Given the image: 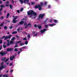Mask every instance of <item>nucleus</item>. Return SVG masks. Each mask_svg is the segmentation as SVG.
Wrapping results in <instances>:
<instances>
[{"label":"nucleus","mask_w":77,"mask_h":77,"mask_svg":"<svg viewBox=\"0 0 77 77\" xmlns=\"http://www.w3.org/2000/svg\"><path fill=\"white\" fill-rule=\"evenodd\" d=\"M28 26L27 25H26V26L25 27V29H27Z\"/></svg>","instance_id":"obj_57"},{"label":"nucleus","mask_w":77,"mask_h":77,"mask_svg":"<svg viewBox=\"0 0 77 77\" xmlns=\"http://www.w3.org/2000/svg\"><path fill=\"white\" fill-rule=\"evenodd\" d=\"M23 40H27V38H26V37L24 38H23Z\"/></svg>","instance_id":"obj_45"},{"label":"nucleus","mask_w":77,"mask_h":77,"mask_svg":"<svg viewBox=\"0 0 77 77\" xmlns=\"http://www.w3.org/2000/svg\"><path fill=\"white\" fill-rule=\"evenodd\" d=\"M0 4H2V1H0Z\"/></svg>","instance_id":"obj_64"},{"label":"nucleus","mask_w":77,"mask_h":77,"mask_svg":"<svg viewBox=\"0 0 77 77\" xmlns=\"http://www.w3.org/2000/svg\"><path fill=\"white\" fill-rule=\"evenodd\" d=\"M3 24H4V22H2V23L1 24L0 26H3Z\"/></svg>","instance_id":"obj_34"},{"label":"nucleus","mask_w":77,"mask_h":77,"mask_svg":"<svg viewBox=\"0 0 77 77\" xmlns=\"http://www.w3.org/2000/svg\"><path fill=\"white\" fill-rule=\"evenodd\" d=\"M11 2L13 3V4H14V0H12L11 1Z\"/></svg>","instance_id":"obj_56"},{"label":"nucleus","mask_w":77,"mask_h":77,"mask_svg":"<svg viewBox=\"0 0 77 77\" xmlns=\"http://www.w3.org/2000/svg\"><path fill=\"white\" fill-rule=\"evenodd\" d=\"M12 35H10L8 36H6L5 35H4L3 37H2V39H3L4 38V40H7V39H11V37H12Z\"/></svg>","instance_id":"obj_3"},{"label":"nucleus","mask_w":77,"mask_h":77,"mask_svg":"<svg viewBox=\"0 0 77 77\" xmlns=\"http://www.w3.org/2000/svg\"><path fill=\"white\" fill-rule=\"evenodd\" d=\"M28 15H33L34 16H36L37 14L36 12H34L33 10H30L29 11H27Z\"/></svg>","instance_id":"obj_1"},{"label":"nucleus","mask_w":77,"mask_h":77,"mask_svg":"<svg viewBox=\"0 0 77 77\" xmlns=\"http://www.w3.org/2000/svg\"><path fill=\"white\" fill-rule=\"evenodd\" d=\"M16 38H17V39H19V36H18V35H16Z\"/></svg>","instance_id":"obj_51"},{"label":"nucleus","mask_w":77,"mask_h":77,"mask_svg":"<svg viewBox=\"0 0 77 77\" xmlns=\"http://www.w3.org/2000/svg\"><path fill=\"white\" fill-rule=\"evenodd\" d=\"M22 48H23V49H24V48H26V46H23V47Z\"/></svg>","instance_id":"obj_50"},{"label":"nucleus","mask_w":77,"mask_h":77,"mask_svg":"<svg viewBox=\"0 0 77 77\" xmlns=\"http://www.w3.org/2000/svg\"><path fill=\"white\" fill-rule=\"evenodd\" d=\"M13 48H8L7 49V51H13Z\"/></svg>","instance_id":"obj_6"},{"label":"nucleus","mask_w":77,"mask_h":77,"mask_svg":"<svg viewBox=\"0 0 77 77\" xmlns=\"http://www.w3.org/2000/svg\"><path fill=\"white\" fill-rule=\"evenodd\" d=\"M16 33H17V31H14L12 32L13 34H16Z\"/></svg>","instance_id":"obj_21"},{"label":"nucleus","mask_w":77,"mask_h":77,"mask_svg":"<svg viewBox=\"0 0 77 77\" xmlns=\"http://www.w3.org/2000/svg\"><path fill=\"white\" fill-rule=\"evenodd\" d=\"M37 27H38L39 29H41L42 27V26H41L37 25Z\"/></svg>","instance_id":"obj_16"},{"label":"nucleus","mask_w":77,"mask_h":77,"mask_svg":"<svg viewBox=\"0 0 77 77\" xmlns=\"http://www.w3.org/2000/svg\"><path fill=\"white\" fill-rule=\"evenodd\" d=\"M17 12L18 14H20V11H19V10H17Z\"/></svg>","instance_id":"obj_48"},{"label":"nucleus","mask_w":77,"mask_h":77,"mask_svg":"<svg viewBox=\"0 0 77 77\" xmlns=\"http://www.w3.org/2000/svg\"><path fill=\"white\" fill-rule=\"evenodd\" d=\"M2 67V69H4V68H5L6 67V66H1Z\"/></svg>","instance_id":"obj_19"},{"label":"nucleus","mask_w":77,"mask_h":77,"mask_svg":"<svg viewBox=\"0 0 77 77\" xmlns=\"http://www.w3.org/2000/svg\"><path fill=\"white\" fill-rule=\"evenodd\" d=\"M4 29L5 30H8V27L6 26H4Z\"/></svg>","instance_id":"obj_20"},{"label":"nucleus","mask_w":77,"mask_h":77,"mask_svg":"<svg viewBox=\"0 0 77 77\" xmlns=\"http://www.w3.org/2000/svg\"><path fill=\"white\" fill-rule=\"evenodd\" d=\"M35 2H31V4H32V5H35Z\"/></svg>","instance_id":"obj_43"},{"label":"nucleus","mask_w":77,"mask_h":77,"mask_svg":"<svg viewBox=\"0 0 77 77\" xmlns=\"http://www.w3.org/2000/svg\"><path fill=\"white\" fill-rule=\"evenodd\" d=\"M41 6H43V3L42 2H41Z\"/></svg>","instance_id":"obj_62"},{"label":"nucleus","mask_w":77,"mask_h":77,"mask_svg":"<svg viewBox=\"0 0 77 77\" xmlns=\"http://www.w3.org/2000/svg\"><path fill=\"white\" fill-rule=\"evenodd\" d=\"M3 47L4 48H6V45H3Z\"/></svg>","instance_id":"obj_36"},{"label":"nucleus","mask_w":77,"mask_h":77,"mask_svg":"<svg viewBox=\"0 0 77 77\" xmlns=\"http://www.w3.org/2000/svg\"><path fill=\"white\" fill-rule=\"evenodd\" d=\"M38 20H41V17H39V16L38 17Z\"/></svg>","instance_id":"obj_37"},{"label":"nucleus","mask_w":77,"mask_h":77,"mask_svg":"<svg viewBox=\"0 0 77 77\" xmlns=\"http://www.w3.org/2000/svg\"><path fill=\"white\" fill-rule=\"evenodd\" d=\"M18 48H16L14 49V51H18Z\"/></svg>","instance_id":"obj_33"},{"label":"nucleus","mask_w":77,"mask_h":77,"mask_svg":"<svg viewBox=\"0 0 77 77\" xmlns=\"http://www.w3.org/2000/svg\"><path fill=\"white\" fill-rule=\"evenodd\" d=\"M10 8H11V9H12V5H10Z\"/></svg>","instance_id":"obj_28"},{"label":"nucleus","mask_w":77,"mask_h":77,"mask_svg":"<svg viewBox=\"0 0 77 77\" xmlns=\"http://www.w3.org/2000/svg\"><path fill=\"white\" fill-rule=\"evenodd\" d=\"M21 53V52L20 51H19L18 53V54H20Z\"/></svg>","instance_id":"obj_60"},{"label":"nucleus","mask_w":77,"mask_h":77,"mask_svg":"<svg viewBox=\"0 0 77 77\" xmlns=\"http://www.w3.org/2000/svg\"><path fill=\"white\" fill-rule=\"evenodd\" d=\"M11 45V44H10V43H8V44L7 45V46H9Z\"/></svg>","instance_id":"obj_42"},{"label":"nucleus","mask_w":77,"mask_h":77,"mask_svg":"<svg viewBox=\"0 0 77 77\" xmlns=\"http://www.w3.org/2000/svg\"><path fill=\"white\" fill-rule=\"evenodd\" d=\"M24 45V43H21L20 44V46H22V45Z\"/></svg>","instance_id":"obj_22"},{"label":"nucleus","mask_w":77,"mask_h":77,"mask_svg":"<svg viewBox=\"0 0 77 77\" xmlns=\"http://www.w3.org/2000/svg\"><path fill=\"white\" fill-rule=\"evenodd\" d=\"M16 39V38L15 37H13L12 38H11V41H14V40Z\"/></svg>","instance_id":"obj_17"},{"label":"nucleus","mask_w":77,"mask_h":77,"mask_svg":"<svg viewBox=\"0 0 77 77\" xmlns=\"http://www.w3.org/2000/svg\"><path fill=\"white\" fill-rule=\"evenodd\" d=\"M40 5H36L35 6V9H37V8H38L39 7Z\"/></svg>","instance_id":"obj_11"},{"label":"nucleus","mask_w":77,"mask_h":77,"mask_svg":"<svg viewBox=\"0 0 77 77\" xmlns=\"http://www.w3.org/2000/svg\"><path fill=\"white\" fill-rule=\"evenodd\" d=\"M9 58H7V59H6V60L4 61L5 63H6V62H7Z\"/></svg>","instance_id":"obj_23"},{"label":"nucleus","mask_w":77,"mask_h":77,"mask_svg":"<svg viewBox=\"0 0 77 77\" xmlns=\"http://www.w3.org/2000/svg\"><path fill=\"white\" fill-rule=\"evenodd\" d=\"M47 20H46L45 21H44V24H46V23H47Z\"/></svg>","instance_id":"obj_40"},{"label":"nucleus","mask_w":77,"mask_h":77,"mask_svg":"<svg viewBox=\"0 0 77 77\" xmlns=\"http://www.w3.org/2000/svg\"><path fill=\"white\" fill-rule=\"evenodd\" d=\"M19 1L20 2L22 5V4H23V3H24L25 4H26V3L27 2V5H29V6L30 5V3L29 2V0H24L23 1V0H19Z\"/></svg>","instance_id":"obj_2"},{"label":"nucleus","mask_w":77,"mask_h":77,"mask_svg":"<svg viewBox=\"0 0 77 77\" xmlns=\"http://www.w3.org/2000/svg\"><path fill=\"white\" fill-rule=\"evenodd\" d=\"M31 24H31V23H29L28 24V25H27V26H29V27H32V25H31Z\"/></svg>","instance_id":"obj_15"},{"label":"nucleus","mask_w":77,"mask_h":77,"mask_svg":"<svg viewBox=\"0 0 77 77\" xmlns=\"http://www.w3.org/2000/svg\"><path fill=\"white\" fill-rule=\"evenodd\" d=\"M20 28H18V29H17V32H20Z\"/></svg>","instance_id":"obj_54"},{"label":"nucleus","mask_w":77,"mask_h":77,"mask_svg":"<svg viewBox=\"0 0 77 77\" xmlns=\"http://www.w3.org/2000/svg\"><path fill=\"white\" fill-rule=\"evenodd\" d=\"M13 72V69H11L10 71V72L11 73H12Z\"/></svg>","instance_id":"obj_47"},{"label":"nucleus","mask_w":77,"mask_h":77,"mask_svg":"<svg viewBox=\"0 0 77 77\" xmlns=\"http://www.w3.org/2000/svg\"><path fill=\"white\" fill-rule=\"evenodd\" d=\"M7 41L8 42V43H9V40H7Z\"/></svg>","instance_id":"obj_58"},{"label":"nucleus","mask_w":77,"mask_h":77,"mask_svg":"<svg viewBox=\"0 0 77 77\" xmlns=\"http://www.w3.org/2000/svg\"><path fill=\"white\" fill-rule=\"evenodd\" d=\"M27 37L28 38H30V35L28 34L27 35Z\"/></svg>","instance_id":"obj_25"},{"label":"nucleus","mask_w":77,"mask_h":77,"mask_svg":"<svg viewBox=\"0 0 77 77\" xmlns=\"http://www.w3.org/2000/svg\"><path fill=\"white\" fill-rule=\"evenodd\" d=\"M47 4V2H45V3H44L45 5H46Z\"/></svg>","instance_id":"obj_46"},{"label":"nucleus","mask_w":77,"mask_h":77,"mask_svg":"<svg viewBox=\"0 0 77 77\" xmlns=\"http://www.w3.org/2000/svg\"><path fill=\"white\" fill-rule=\"evenodd\" d=\"M31 17V18H32V20H33V19H35V17Z\"/></svg>","instance_id":"obj_63"},{"label":"nucleus","mask_w":77,"mask_h":77,"mask_svg":"<svg viewBox=\"0 0 77 77\" xmlns=\"http://www.w3.org/2000/svg\"><path fill=\"white\" fill-rule=\"evenodd\" d=\"M2 10H3V8H1L0 9V15L2 14V13L1 12V11H2Z\"/></svg>","instance_id":"obj_24"},{"label":"nucleus","mask_w":77,"mask_h":77,"mask_svg":"<svg viewBox=\"0 0 77 77\" xmlns=\"http://www.w3.org/2000/svg\"><path fill=\"white\" fill-rule=\"evenodd\" d=\"M23 8H22L21 9H20V12H22V11H23Z\"/></svg>","instance_id":"obj_35"},{"label":"nucleus","mask_w":77,"mask_h":77,"mask_svg":"<svg viewBox=\"0 0 77 77\" xmlns=\"http://www.w3.org/2000/svg\"><path fill=\"white\" fill-rule=\"evenodd\" d=\"M12 63H10L9 65V66H12Z\"/></svg>","instance_id":"obj_61"},{"label":"nucleus","mask_w":77,"mask_h":77,"mask_svg":"<svg viewBox=\"0 0 77 77\" xmlns=\"http://www.w3.org/2000/svg\"><path fill=\"white\" fill-rule=\"evenodd\" d=\"M4 63V62L2 61V63H1V65H2V66H3Z\"/></svg>","instance_id":"obj_41"},{"label":"nucleus","mask_w":77,"mask_h":77,"mask_svg":"<svg viewBox=\"0 0 77 77\" xmlns=\"http://www.w3.org/2000/svg\"><path fill=\"white\" fill-rule=\"evenodd\" d=\"M6 6L7 7L9 6V4H6Z\"/></svg>","instance_id":"obj_59"},{"label":"nucleus","mask_w":77,"mask_h":77,"mask_svg":"<svg viewBox=\"0 0 77 77\" xmlns=\"http://www.w3.org/2000/svg\"><path fill=\"white\" fill-rule=\"evenodd\" d=\"M35 33H36V32H35V31H33L32 32V34L33 35H34V34H35Z\"/></svg>","instance_id":"obj_52"},{"label":"nucleus","mask_w":77,"mask_h":77,"mask_svg":"<svg viewBox=\"0 0 77 77\" xmlns=\"http://www.w3.org/2000/svg\"><path fill=\"white\" fill-rule=\"evenodd\" d=\"M38 9L39 11H41V9H42V7H41V5H40V6L38 7Z\"/></svg>","instance_id":"obj_14"},{"label":"nucleus","mask_w":77,"mask_h":77,"mask_svg":"<svg viewBox=\"0 0 77 77\" xmlns=\"http://www.w3.org/2000/svg\"><path fill=\"white\" fill-rule=\"evenodd\" d=\"M14 43V42L12 41V40L10 42V44L11 45L13 44Z\"/></svg>","instance_id":"obj_13"},{"label":"nucleus","mask_w":77,"mask_h":77,"mask_svg":"<svg viewBox=\"0 0 77 77\" xmlns=\"http://www.w3.org/2000/svg\"><path fill=\"white\" fill-rule=\"evenodd\" d=\"M18 45H17V44H16L14 46V48H16V47H18Z\"/></svg>","instance_id":"obj_27"},{"label":"nucleus","mask_w":77,"mask_h":77,"mask_svg":"<svg viewBox=\"0 0 77 77\" xmlns=\"http://www.w3.org/2000/svg\"><path fill=\"white\" fill-rule=\"evenodd\" d=\"M45 28H47L48 27V25H46L45 26Z\"/></svg>","instance_id":"obj_55"},{"label":"nucleus","mask_w":77,"mask_h":77,"mask_svg":"<svg viewBox=\"0 0 77 77\" xmlns=\"http://www.w3.org/2000/svg\"><path fill=\"white\" fill-rule=\"evenodd\" d=\"M0 8H5V6L3 5H1L0 6Z\"/></svg>","instance_id":"obj_26"},{"label":"nucleus","mask_w":77,"mask_h":77,"mask_svg":"<svg viewBox=\"0 0 77 77\" xmlns=\"http://www.w3.org/2000/svg\"><path fill=\"white\" fill-rule=\"evenodd\" d=\"M38 33H36V34L34 35V37H35V36H37L38 35Z\"/></svg>","instance_id":"obj_49"},{"label":"nucleus","mask_w":77,"mask_h":77,"mask_svg":"<svg viewBox=\"0 0 77 77\" xmlns=\"http://www.w3.org/2000/svg\"><path fill=\"white\" fill-rule=\"evenodd\" d=\"M15 57L12 55V56H11V57H10V60H13V59H15Z\"/></svg>","instance_id":"obj_8"},{"label":"nucleus","mask_w":77,"mask_h":77,"mask_svg":"<svg viewBox=\"0 0 77 77\" xmlns=\"http://www.w3.org/2000/svg\"><path fill=\"white\" fill-rule=\"evenodd\" d=\"M6 59V57H3L1 59V60L2 61H5Z\"/></svg>","instance_id":"obj_12"},{"label":"nucleus","mask_w":77,"mask_h":77,"mask_svg":"<svg viewBox=\"0 0 77 77\" xmlns=\"http://www.w3.org/2000/svg\"><path fill=\"white\" fill-rule=\"evenodd\" d=\"M8 52L6 51H1L0 52V54L2 56H5V54H7Z\"/></svg>","instance_id":"obj_4"},{"label":"nucleus","mask_w":77,"mask_h":77,"mask_svg":"<svg viewBox=\"0 0 77 77\" xmlns=\"http://www.w3.org/2000/svg\"><path fill=\"white\" fill-rule=\"evenodd\" d=\"M9 29H12V28H13L14 27V26H9Z\"/></svg>","instance_id":"obj_30"},{"label":"nucleus","mask_w":77,"mask_h":77,"mask_svg":"<svg viewBox=\"0 0 77 77\" xmlns=\"http://www.w3.org/2000/svg\"><path fill=\"white\" fill-rule=\"evenodd\" d=\"M13 17L14 18L13 20V21L12 22V23H17V20H15L18 18V17L17 16H16L15 17V16H13Z\"/></svg>","instance_id":"obj_5"},{"label":"nucleus","mask_w":77,"mask_h":77,"mask_svg":"<svg viewBox=\"0 0 77 77\" xmlns=\"http://www.w3.org/2000/svg\"><path fill=\"white\" fill-rule=\"evenodd\" d=\"M24 21H21L19 22V24H18V25H23V23H24Z\"/></svg>","instance_id":"obj_10"},{"label":"nucleus","mask_w":77,"mask_h":77,"mask_svg":"<svg viewBox=\"0 0 77 77\" xmlns=\"http://www.w3.org/2000/svg\"><path fill=\"white\" fill-rule=\"evenodd\" d=\"M44 15H45V14H40L39 15V17H40L41 19H42L44 18Z\"/></svg>","instance_id":"obj_7"},{"label":"nucleus","mask_w":77,"mask_h":77,"mask_svg":"<svg viewBox=\"0 0 77 77\" xmlns=\"http://www.w3.org/2000/svg\"><path fill=\"white\" fill-rule=\"evenodd\" d=\"M3 43V40H0V44Z\"/></svg>","instance_id":"obj_31"},{"label":"nucleus","mask_w":77,"mask_h":77,"mask_svg":"<svg viewBox=\"0 0 77 77\" xmlns=\"http://www.w3.org/2000/svg\"><path fill=\"white\" fill-rule=\"evenodd\" d=\"M20 42H21V41L17 42H16V44H19V43H20Z\"/></svg>","instance_id":"obj_32"},{"label":"nucleus","mask_w":77,"mask_h":77,"mask_svg":"<svg viewBox=\"0 0 77 77\" xmlns=\"http://www.w3.org/2000/svg\"><path fill=\"white\" fill-rule=\"evenodd\" d=\"M4 77H8V75H3Z\"/></svg>","instance_id":"obj_38"},{"label":"nucleus","mask_w":77,"mask_h":77,"mask_svg":"<svg viewBox=\"0 0 77 77\" xmlns=\"http://www.w3.org/2000/svg\"><path fill=\"white\" fill-rule=\"evenodd\" d=\"M45 31H47V29H44L41 30L40 32L41 33H43V32H45Z\"/></svg>","instance_id":"obj_9"},{"label":"nucleus","mask_w":77,"mask_h":77,"mask_svg":"<svg viewBox=\"0 0 77 77\" xmlns=\"http://www.w3.org/2000/svg\"><path fill=\"white\" fill-rule=\"evenodd\" d=\"M34 27H38V25H36V24H35L34 25Z\"/></svg>","instance_id":"obj_53"},{"label":"nucleus","mask_w":77,"mask_h":77,"mask_svg":"<svg viewBox=\"0 0 77 77\" xmlns=\"http://www.w3.org/2000/svg\"><path fill=\"white\" fill-rule=\"evenodd\" d=\"M25 44L26 45H27V44H28V41H26L25 42Z\"/></svg>","instance_id":"obj_29"},{"label":"nucleus","mask_w":77,"mask_h":77,"mask_svg":"<svg viewBox=\"0 0 77 77\" xmlns=\"http://www.w3.org/2000/svg\"><path fill=\"white\" fill-rule=\"evenodd\" d=\"M4 18V16H2L1 17V20H3Z\"/></svg>","instance_id":"obj_39"},{"label":"nucleus","mask_w":77,"mask_h":77,"mask_svg":"<svg viewBox=\"0 0 77 77\" xmlns=\"http://www.w3.org/2000/svg\"><path fill=\"white\" fill-rule=\"evenodd\" d=\"M9 15H10V14L9 13H8L7 15L6 18H8L9 17Z\"/></svg>","instance_id":"obj_18"},{"label":"nucleus","mask_w":77,"mask_h":77,"mask_svg":"<svg viewBox=\"0 0 77 77\" xmlns=\"http://www.w3.org/2000/svg\"><path fill=\"white\" fill-rule=\"evenodd\" d=\"M6 3H7V4H9V1H6Z\"/></svg>","instance_id":"obj_44"}]
</instances>
